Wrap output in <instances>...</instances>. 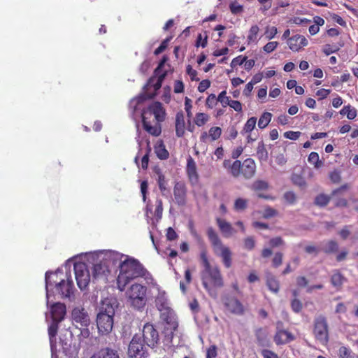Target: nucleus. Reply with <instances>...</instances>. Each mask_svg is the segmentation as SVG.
Returning <instances> with one entry per match:
<instances>
[{
	"instance_id": "3",
	"label": "nucleus",
	"mask_w": 358,
	"mask_h": 358,
	"mask_svg": "<svg viewBox=\"0 0 358 358\" xmlns=\"http://www.w3.org/2000/svg\"><path fill=\"white\" fill-rule=\"evenodd\" d=\"M223 168L234 178H242L245 180L253 178L257 173L255 161L250 157L243 162L241 160L224 159L222 163Z\"/></svg>"
},
{
	"instance_id": "8",
	"label": "nucleus",
	"mask_w": 358,
	"mask_h": 358,
	"mask_svg": "<svg viewBox=\"0 0 358 358\" xmlns=\"http://www.w3.org/2000/svg\"><path fill=\"white\" fill-rule=\"evenodd\" d=\"M202 285L208 292L212 287L220 288L223 287V278L217 266H210L209 268L204 269L202 274Z\"/></svg>"
},
{
	"instance_id": "24",
	"label": "nucleus",
	"mask_w": 358,
	"mask_h": 358,
	"mask_svg": "<svg viewBox=\"0 0 358 358\" xmlns=\"http://www.w3.org/2000/svg\"><path fill=\"white\" fill-rule=\"evenodd\" d=\"M216 223L220 230V231L225 236H229L233 234L236 233V231L232 227L231 224L227 222L225 220L217 217L216 219Z\"/></svg>"
},
{
	"instance_id": "23",
	"label": "nucleus",
	"mask_w": 358,
	"mask_h": 358,
	"mask_svg": "<svg viewBox=\"0 0 358 358\" xmlns=\"http://www.w3.org/2000/svg\"><path fill=\"white\" fill-rule=\"evenodd\" d=\"M90 358H120V356L116 350L105 348L93 354Z\"/></svg>"
},
{
	"instance_id": "17",
	"label": "nucleus",
	"mask_w": 358,
	"mask_h": 358,
	"mask_svg": "<svg viewBox=\"0 0 358 358\" xmlns=\"http://www.w3.org/2000/svg\"><path fill=\"white\" fill-rule=\"evenodd\" d=\"M57 292L61 294L62 298H69L73 294V283L71 280L67 279L65 281L61 280L58 283H55Z\"/></svg>"
},
{
	"instance_id": "29",
	"label": "nucleus",
	"mask_w": 358,
	"mask_h": 358,
	"mask_svg": "<svg viewBox=\"0 0 358 358\" xmlns=\"http://www.w3.org/2000/svg\"><path fill=\"white\" fill-rule=\"evenodd\" d=\"M59 322L52 320L50 325L48 327V335L50 343L52 348L56 343V336L58 331V324Z\"/></svg>"
},
{
	"instance_id": "30",
	"label": "nucleus",
	"mask_w": 358,
	"mask_h": 358,
	"mask_svg": "<svg viewBox=\"0 0 358 358\" xmlns=\"http://www.w3.org/2000/svg\"><path fill=\"white\" fill-rule=\"evenodd\" d=\"M345 281H346V278L338 271H336L331 275V283L338 290L341 289Z\"/></svg>"
},
{
	"instance_id": "21",
	"label": "nucleus",
	"mask_w": 358,
	"mask_h": 358,
	"mask_svg": "<svg viewBox=\"0 0 358 358\" xmlns=\"http://www.w3.org/2000/svg\"><path fill=\"white\" fill-rule=\"evenodd\" d=\"M222 135V129L220 127H213L208 130V133L203 131L200 136V141L206 143L208 138L210 141H215Z\"/></svg>"
},
{
	"instance_id": "20",
	"label": "nucleus",
	"mask_w": 358,
	"mask_h": 358,
	"mask_svg": "<svg viewBox=\"0 0 358 358\" xmlns=\"http://www.w3.org/2000/svg\"><path fill=\"white\" fill-rule=\"evenodd\" d=\"M176 134L178 137H182L185 133V115L182 110L178 111L175 118Z\"/></svg>"
},
{
	"instance_id": "31",
	"label": "nucleus",
	"mask_w": 358,
	"mask_h": 358,
	"mask_svg": "<svg viewBox=\"0 0 358 358\" xmlns=\"http://www.w3.org/2000/svg\"><path fill=\"white\" fill-rule=\"evenodd\" d=\"M338 250V244L334 240H329L326 243H323V245L320 249L326 254H330L337 252Z\"/></svg>"
},
{
	"instance_id": "59",
	"label": "nucleus",
	"mask_w": 358,
	"mask_h": 358,
	"mask_svg": "<svg viewBox=\"0 0 358 358\" xmlns=\"http://www.w3.org/2000/svg\"><path fill=\"white\" fill-rule=\"evenodd\" d=\"M186 72L192 80H199V78H196L198 74L197 71L194 70L191 65L189 64L187 66Z\"/></svg>"
},
{
	"instance_id": "46",
	"label": "nucleus",
	"mask_w": 358,
	"mask_h": 358,
	"mask_svg": "<svg viewBox=\"0 0 358 358\" xmlns=\"http://www.w3.org/2000/svg\"><path fill=\"white\" fill-rule=\"evenodd\" d=\"M54 277H56V278L57 277V273H54V272H51V271L46 272V273H45V286H46L47 292H48V288L50 287H52L54 285V283L56 282L55 280H52V279Z\"/></svg>"
},
{
	"instance_id": "48",
	"label": "nucleus",
	"mask_w": 358,
	"mask_h": 358,
	"mask_svg": "<svg viewBox=\"0 0 358 358\" xmlns=\"http://www.w3.org/2000/svg\"><path fill=\"white\" fill-rule=\"evenodd\" d=\"M217 97L214 94H210L206 98V106L207 108L212 109L217 104Z\"/></svg>"
},
{
	"instance_id": "27",
	"label": "nucleus",
	"mask_w": 358,
	"mask_h": 358,
	"mask_svg": "<svg viewBox=\"0 0 358 358\" xmlns=\"http://www.w3.org/2000/svg\"><path fill=\"white\" fill-rule=\"evenodd\" d=\"M307 45L308 40L305 36L299 34L292 36V51H299Z\"/></svg>"
},
{
	"instance_id": "10",
	"label": "nucleus",
	"mask_w": 358,
	"mask_h": 358,
	"mask_svg": "<svg viewBox=\"0 0 358 358\" xmlns=\"http://www.w3.org/2000/svg\"><path fill=\"white\" fill-rule=\"evenodd\" d=\"M313 334L315 339L323 345L329 341V326L327 318L320 315L314 320Z\"/></svg>"
},
{
	"instance_id": "22",
	"label": "nucleus",
	"mask_w": 358,
	"mask_h": 358,
	"mask_svg": "<svg viewBox=\"0 0 358 358\" xmlns=\"http://www.w3.org/2000/svg\"><path fill=\"white\" fill-rule=\"evenodd\" d=\"M110 270L105 260L100 261L93 265L92 273L94 278L105 277L109 274Z\"/></svg>"
},
{
	"instance_id": "18",
	"label": "nucleus",
	"mask_w": 358,
	"mask_h": 358,
	"mask_svg": "<svg viewBox=\"0 0 358 358\" xmlns=\"http://www.w3.org/2000/svg\"><path fill=\"white\" fill-rule=\"evenodd\" d=\"M187 175L192 185H196L199 182V174L196 163L192 157H189L187 160Z\"/></svg>"
},
{
	"instance_id": "63",
	"label": "nucleus",
	"mask_w": 358,
	"mask_h": 358,
	"mask_svg": "<svg viewBox=\"0 0 358 358\" xmlns=\"http://www.w3.org/2000/svg\"><path fill=\"white\" fill-rule=\"evenodd\" d=\"M282 262V254L280 252L275 253L272 259L273 266L278 267L280 265H281Z\"/></svg>"
},
{
	"instance_id": "52",
	"label": "nucleus",
	"mask_w": 358,
	"mask_h": 358,
	"mask_svg": "<svg viewBox=\"0 0 358 358\" xmlns=\"http://www.w3.org/2000/svg\"><path fill=\"white\" fill-rule=\"evenodd\" d=\"M348 188H349V185L348 184H345V185L341 186L340 187L332 191L331 196V197H336V196L339 197V196L343 195V193L348 189Z\"/></svg>"
},
{
	"instance_id": "41",
	"label": "nucleus",
	"mask_w": 358,
	"mask_h": 358,
	"mask_svg": "<svg viewBox=\"0 0 358 358\" xmlns=\"http://www.w3.org/2000/svg\"><path fill=\"white\" fill-rule=\"evenodd\" d=\"M155 173L157 175V183L159 188L162 193H164L166 190V180L164 175L162 173L159 169H157Z\"/></svg>"
},
{
	"instance_id": "19",
	"label": "nucleus",
	"mask_w": 358,
	"mask_h": 358,
	"mask_svg": "<svg viewBox=\"0 0 358 358\" xmlns=\"http://www.w3.org/2000/svg\"><path fill=\"white\" fill-rule=\"evenodd\" d=\"M52 320L62 322L66 313V306L60 302L55 303L50 308Z\"/></svg>"
},
{
	"instance_id": "16",
	"label": "nucleus",
	"mask_w": 358,
	"mask_h": 358,
	"mask_svg": "<svg viewBox=\"0 0 358 358\" xmlns=\"http://www.w3.org/2000/svg\"><path fill=\"white\" fill-rule=\"evenodd\" d=\"M173 196L175 202L183 206L187 202V188L184 182H177L173 187Z\"/></svg>"
},
{
	"instance_id": "14",
	"label": "nucleus",
	"mask_w": 358,
	"mask_h": 358,
	"mask_svg": "<svg viewBox=\"0 0 358 358\" xmlns=\"http://www.w3.org/2000/svg\"><path fill=\"white\" fill-rule=\"evenodd\" d=\"M222 301L226 310L230 313L236 315H244L245 306L237 297L227 294L222 298Z\"/></svg>"
},
{
	"instance_id": "13",
	"label": "nucleus",
	"mask_w": 358,
	"mask_h": 358,
	"mask_svg": "<svg viewBox=\"0 0 358 358\" xmlns=\"http://www.w3.org/2000/svg\"><path fill=\"white\" fill-rule=\"evenodd\" d=\"M143 342L150 348H155L159 343V335L157 329L151 323H146L143 327Z\"/></svg>"
},
{
	"instance_id": "35",
	"label": "nucleus",
	"mask_w": 358,
	"mask_h": 358,
	"mask_svg": "<svg viewBox=\"0 0 358 358\" xmlns=\"http://www.w3.org/2000/svg\"><path fill=\"white\" fill-rule=\"evenodd\" d=\"M155 305L159 312L170 308L169 307L167 300L164 296V293L159 294L156 297Z\"/></svg>"
},
{
	"instance_id": "28",
	"label": "nucleus",
	"mask_w": 358,
	"mask_h": 358,
	"mask_svg": "<svg viewBox=\"0 0 358 358\" xmlns=\"http://www.w3.org/2000/svg\"><path fill=\"white\" fill-rule=\"evenodd\" d=\"M256 157L260 163L265 162L268 159V153L263 141L258 143L256 150Z\"/></svg>"
},
{
	"instance_id": "45",
	"label": "nucleus",
	"mask_w": 358,
	"mask_h": 358,
	"mask_svg": "<svg viewBox=\"0 0 358 358\" xmlns=\"http://www.w3.org/2000/svg\"><path fill=\"white\" fill-rule=\"evenodd\" d=\"M259 30V29L257 25H253L251 27L248 36V43L254 42L257 40Z\"/></svg>"
},
{
	"instance_id": "50",
	"label": "nucleus",
	"mask_w": 358,
	"mask_h": 358,
	"mask_svg": "<svg viewBox=\"0 0 358 358\" xmlns=\"http://www.w3.org/2000/svg\"><path fill=\"white\" fill-rule=\"evenodd\" d=\"M163 213V202L161 199H157L156 200V208L155 211V216L157 220H159L162 217Z\"/></svg>"
},
{
	"instance_id": "43",
	"label": "nucleus",
	"mask_w": 358,
	"mask_h": 358,
	"mask_svg": "<svg viewBox=\"0 0 358 358\" xmlns=\"http://www.w3.org/2000/svg\"><path fill=\"white\" fill-rule=\"evenodd\" d=\"M248 201L245 199L238 198L234 201V208L236 211L244 210L248 207Z\"/></svg>"
},
{
	"instance_id": "4",
	"label": "nucleus",
	"mask_w": 358,
	"mask_h": 358,
	"mask_svg": "<svg viewBox=\"0 0 358 358\" xmlns=\"http://www.w3.org/2000/svg\"><path fill=\"white\" fill-rule=\"evenodd\" d=\"M116 307L115 299L106 298L101 301L96 320L99 334L107 335L113 330Z\"/></svg>"
},
{
	"instance_id": "32",
	"label": "nucleus",
	"mask_w": 358,
	"mask_h": 358,
	"mask_svg": "<svg viewBox=\"0 0 358 358\" xmlns=\"http://www.w3.org/2000/svg\"><path fill=\"white\" fill-rule=\"evenodd\" d=\"M291 338V334L284 330H279L274 336V341L277 345H281L287 343Z\"/></svg>"
},
{
	"instance_id": "9",
	"label": "nucleus",
	"mask_w": 358,
	"mask_h": 358,
	"mask_svg": "<svg viewBox=\"0 0 358 358\" xmlns=\"http://www.w3.org/2000/svg\"><path fill=\"white\" fill-rule=\"evenodd\" d=\"M147 287L138 283L133 284L127 292L131 305L137 309L143 308L147 301Z\"/></svg>"
},
{
	"instance_id": "6",
	"label": "nucleus",
	"mask_w": 358,
	"mask_h": 358,
	"mask_svg": "<svg viewBox=\"0 0 358 358\" xmlns=\"http://www.w3.org/2000/svg\"><path fill=\"white\" fill-rule=\"evenodd\" d=\"M207 236L211 243L213 251L215 256L221 258L225 268H229L232 266L233 253L230 248L224 245L213 227L207 229Z\"/></svg>"
},
{
	"instance_id": "55",
	"label": "nucleus",
	"mask_w": 358,
	"mask_h": 358,
	"mask_svg": "<svg viewBox=\"0 0 358 358\" xmlns=\"http://www.w3.org/2000/svg\"><path fill=\"white\" fill-rule=\"evenodd\" d=\"M150 151H151V148L149 145H148L147 152L141 159V168L144 170L148 169V162H149V154H150Z\"/></svg>"
},
{
	"instance_id": "62",
	"label": "nucleus",
	"mask_w": 358,
	"mask_h": 358,
	"mask_svg": "<svg viewBox=\"0 0 358 358\" xmlns=\"http://www.w3.org/2000/svg\"><path fill=\"white\" fill-rule=\"evenodd\" d=\"M210 86V81L208 79L201 80L198 86V91L199 92H204Z\"/></svg>"
},
{
	"instance_id": "54",
	"label": "nucleus",
	"mask_w": 358,
	"mask_h": 358,
	"mask_svg": "<svg viewBox=\"0 0 358 358\" xmlns=\"http://www.w3.org/2000/svg\"><path fill=\"white\" fill-rule=\"evenodd\" d=\"M192 100L186 96L185 98V110L187 113V116L188 118H191L192 117Z\"/></svg>"
},
{
	"instance_id": "1",
	"label": "nucleus",
	"mask_w": 358,
	"mask_h": 358,
	"mask_svg": "<svg viewBox=\"0 0 358 358\" xmlns=\"http://www.w3.org/2000/svg\"><path fill=\"white\" fill-rule=\"evenodd\" d=\"M166 115V110L161 102H152L142 110L143 129L153 136H159L162 133L161 123L165 120Z\"/></svg>"
},
{
	"instance_id": "60",
	"label": "nucleus",
	"mask_w": 358,
	"mask_h": 358,
	"mask_svg": "<svg viewBox=\"0 0 358 358\" xmlns=\"http://www.w3.org/2000/svg\"><path fill=\"white\" fill-rule=\"evenodd\" d=\"M217 347L215 345H210L206 351V358H216L217 356Z\"/></svg>"
},
{
	"instance_id": "51",
	"label": "nucleus",
	"mask_w": 358,
	"mask_h": 358,
	"mask_svg": "<svg viewBox=\"0 0 358 358\" xmlns=\"http://www.w3.org/2000/svg\"><path fill=\"white\" fill-rule=\"evenodd\" d=\"M278 212L276 210L270 206H266L263 213V217L265 219H268L276 216Z\"/></svg>"
},
{
	"instance_id": "15",
	"label": "nucleus",
	"mask_w": 358,
	"mask_h": 358,
	"mask_svg": "<svg viewBox=\"0 0 358 358\" xmlns=\"http://www.w3.org/2000/svg\"><path fill=\"white\" fill-rule=\"evenodd\" d=\"M71 315L73 322L78 328H86L90 325V318L85 308L76 307L72 310Z\"/></svg>"
},
{
	"instance_id": "44",
	"label": "nucleus",
	"mask_w": 358,
	"mask_h": 358,
	"mask_svg": "<svg viewBox=\"0 0 358 358\" xmlns=\"http://www.w3.org/2000/svg\"><path fill=\"white\" fill-rule=\"evenodd\" d=\"M308 162L313 164L315 168H320L323 163L320 160L319 155L317 152H312L308 157Z\"/></svg>"
},
{
	"instance_id": "12",
	"label": "nucleus",
	"mask_w": 358,
	"mask_h": 358,
	"mask_svg": "<svg viewBox=\"0 0 358 358\" xmlns=\"http://www.w3.org/2000/svg\"><path fill=\"white\" fill-rule=\"evenodd\" d=\"M75 277L78 287L83 290L89 285L90 275L87 265L83 262H76L73 266Z\"/></svg>"
},
{
	"instance_id": "34",
	"label": "nucleus",
	"mask_w": 358,
	"mask_h": 358,
	"mask_svg": "<svg viewBox=\"0 0 358 358\" xmlns=\"http://www.w3.org/2000/svg\"><path fill=\"white\" fill-rule=\"evenodd\" d=\"M257 124V118L255 117H252L249 118L245 122L241 134L244 135L245 134L251 133L254 129L255 128Z\"/></svg>"
},
{
	"instance_id": "7",
	"label": "nucleus",
	"mask_w": 358,
	"mask_h": 358,
	"mask_svg": "<svg viewBox=\"0 0 358 358\" xmlns=\"http://www.w3.org/2000/svg\"><path fill=\"white\" fill-rule=\"evenodd\" d=\"M160 320L164 325L162 334L163 343L166 347H170L174 336V332L178 327V322L174 311L171 308L160 311Z\"/></svg>"
},
{
	"instance_id": "57",
	"label": "nucleus",
	"mask_w": 358,
	"mask_h": 358,
	"mask_svg": "<svg viewBox=\"0 0 358 358\" xmlns=\"http://www.w3.org/2000/svg\"><path fill=\"white\" fill-rule=\"evenodd\" d=\"M329 178L332 182L339 183L341 181V172L337 170H334L329 173Z\"/></svg>"
},
{
	"instance_id": "37",
	"label": "nucleus",
	"mask_w": 358,
	"mask_h": 358,
	"mask_svg": "<svg viewBox=\"0 0 358 358\" xmlns=\"http://www.w3.org/2000/svg\"><path fill=\"white\" fill-rule=\"evenodd\" d=\"M208 38L207 31H204L203 33L199 34L195 41V46L196 48H206L208 45Z\"/></svg>"
},
{
	"instance_id": "53",
	"label": "nucleus",
	"mask_w": 358,
	"mask_h": 358,
	"mask_svg": "<svg viewBox=\"0 0 358 358\" xmlns=\"http://www.w3.org/2000/svg\"><path fill=\"white\" fill-rule=\"evenodd\" d=\"M243 243L244 248L248 250H252L255 246V241L252 236L246 237Z\"/></svg>"
},
{
	"instance_id": "40",
	"label": "nucleus",
	"mask_w": 358,
	"mask_h": 358,
	"mask_svg": "<svg viewBox=\"0 0 358 358\" xmlns=\"http://www.w3.org/2000/svg\"><path fill=\"white\" fill-rule=\"evenodd\" d=\"M268 183L263 180H257L251 185V189L255 192L266 190L268 188Z\"/></svg>"
},
{
	"instance_id": "61",
	"label": "nucleus",
	"mask_w": 358,
	"mask_h": 358,
	"mask_svg": "<svg viewBox=\"0 0 358 358\" xmlns=\"http://www.w3.org/2000/svg\"><path fill=\"white\" fill-rule=\"evenodd\" d=\"M246 59L247 57L238 56L232 59L231 66L235 68L238 65H242Z\"/></svg>"
},
{
	"instance_id": "38",
	"label": "nucleus",
	"mask_w": 358,
	"mask_h": 358,
	"mask_svg": "<svg viewBox=\"0 0 358 358\" xmlns=\"http://www.w3.org/2000/svg\"><path fill=\"white\" fill-rule=\"evenodd\" d=\"M272 115L269 112H264L260 117L258 121V127L260 129H264L270 123Z\"/></svg>"
},
{
	"instance_id": "39",
	"label": "nucleus",
	"mask_w": 358,
	"mask_h": 358,
	"mask_svg": "<svg viewBox=\"0 0 358 358\" xmlns=\"http://www.w3.org/2000/svg\"><path fill=\"white\" fill-rule=\"evenodd\" d=\"M340 114L342 115H346L349 120H353L357 116V110L355 108H352L350 105H348L342 108Z\"/></svg>"
},
{
	"instance_id": "42",
	"label": "nucleus",
	"mask_w": 358,
	"mask_h": 358,
	"mask_svg": "<svg viewBox=\"0 0 358 358\" xmlns=\"http://www.w3.org/2000/svg\"><path fill=\"white\" fill-rule=\"evenodd\" d=\"M266 285L268 289L274 292L277 293L279 290V284L278 280L273 276H268L266 279Z\"/></svg>"
},
{
	"instance_id": "49",
	"label": "nucleus",
	"mask_w": 358,
	"mask_h": 358,
	"mask_svg": "<svg viewBox=\"0 0 358 358\" xmlns=\"http://www.w3.org/2000/svg\"><path fill=\"white\" fill-rule=\"evenodd\" d=\"M292 182L298 185L301 189H304L306 187V182L303 178L298 175L292 176Z\"/></svg>"
},
{
	"instance_id": "36",
	"label": "nucleus",
	"mask_w": 358,
	"mask_h": 358,
	"mask_svg": "<svg viewBox=\"0 0 358 358\" xmlns=\"http://www.w3.org/2000/svg\"><path fill=\"white\" fill-rule=\"evenodd\" d=\"M210 116L204 113H197L195 115L194 122L199 127L204 126L209 120Z\"/></svg>"
},
{
	"instance_id": "11",
	"label": "nucleus",
	"mask_w": 358,
	"mask_h": 358,
	"mask_svg": "<svg viewBox=\"0 0 358 358\" xmlns=\"http://www.w3.org/2000/svg\"><path fill=\"white\" fill-rule=\"evenodd\" d=\"M129 358H147L148 353L145 345L141 342V337L134 335L128 347Z\"/></svg>"
},
{
	"instance_id": "47",
	"label": "nucleus",
	"mask_w": 358,
	"mask_h": 358,
	"mask_svg": "<svg viewBox=\"0 0 358 358\" xmlns=\"http://www.w3.org/2000/svg\"><path fill=\"white\" fill-rule=\"evenodd\" d=\"M217 100L218 102H220L224 108L227 107L231 101L229 97L227 96L226 90L222 91L218 94Z\"/></svg>"
},
{
	"instance_id": "26",
	"label": "nucleus",
	"mask_w": 358,
	"mask_h": 358,
	"mask_svg": "<svg viewBox=\"0 0 358 358\" xmlns=\"http://www.w3.org/2000/svg\"><path fill=\"white\" fill-rule=\"evenodd\" d=\"M155 152L157 157L160 159H166L169 157V153L166 149L164 142L160 140L157 142L154 147Z\"/></svg>"
},
{
	"instance_id": "25",
	"label": "nucleus",
	"mask_w": 358,
	"mask_h": 358,
	"mask_svg": "<svg viewBox=\"0 0 358 358\" xmlns=\"http://www.w3.org/2000/svg\"><path fill=\"white\" fill-rule=\"evenodd\" d=\"M255 336L257 338V343L262 347H269L270 341L268 338V334L265 329L259 328L256 330Z\"/></svg>"
},
{
	"instance_id": "2",
	"label": "nucleus",
	"mask_w": 358,
	"mask_h": 358,
	"mask_svg": "<svg viewBox=\"0 0 358 358\" xmlns=\"http://www.w3.org/2000/svg\"><path fill=\"white\" fill-rule=\"evenodd\" d=\"M146 269L140 262L132 257H127L120 264V273L117 278L119 289L123 291L131 280L145 276Z\"/></svg>"
},
{
	"instance_id": "33",
	"label": "nucleus",
	"mask_w": 358,
	"mask_h": 358,
	"mask_svg": "<svg viewBox=\"0 0 358 358\" xmlns=\"http://www.w3.org/2000/svg\"><path fill=\"white\" fill-rule=\"evenodd\" d=\"M331 199V196H329L324 194H320L315 196L314 200V204L319 207H325L329 203Z\"/></svg>"
},
{
	"instance_id": "64",
	"label": "nucleus",
	"mask_w": 358,
	"mask_h": 358,
	"mask_svg": "<svg viewBox=\"0 0 358 358\" xmlns=\"http://www.w3.org/2000/svg\"><path fill=\"white\" fill-rule=\"evenodd\" d=\"M339 355L341 358H350L352 352L345 346L339 348Z\"/></svg>"
},
{
	"instance_id": "5",
	"label": "nucleus",
	"mask_w": 358,
	"mask_h": 358,
	"mask_svg": "<svg viewBox=\"0 0 358 358\" xmlns=\"http://www.w3.org/2000/svg\"><path fill=\"white\" fill-rule=\"evenodd\" d=\"M168 58L164 56L159 62L157 67L154 71V74L151 76L143 87V93L138 98V102L145 99H152L157 94V92L161 88L162 83L167 76L166 71H162Z\"/></svg>"
},
{
	"instance_id": "58",
	"label": "nucleus",
	"mask_w": 358,
	"mask_h": 358,
	"mask_svg": "<svg viewBox=\"0 0 358 358\" xmlns=\"http://www.w3.org/2000/svg\"><path fill=\"white\" fill-rule=\"evenodd\" d=\"M228 106L238 113H242L243 111L242 103L239 101L231 100Z\"/></svg>"
},
{
	"instance_id": "56",
	"label": "nucleus",
	"mask_w": 358,
	"mask_h": 358,
	"mask_svg": "<svg viewBox=\"0 0 358 358\" xmlns=\"http://www.w3.org/2000/svg\"><path fill=\"white\" fill-rule=\"evenodd\" d=\"M277 34V28L275 27H267L264 33L266 38L272 39Z\"/></svg>"
}]
</instances>
